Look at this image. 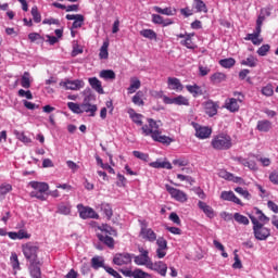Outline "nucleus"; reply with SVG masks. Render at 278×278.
Returning <instances> with one entry per match:
<instances>
[{"instance_id":"nucleus-55","label":"nucleus","mask_w":278,"mask_h":278,"mask_svg":"<svg viewBox=\"0 0 278 278\" xmlns=\"http://www.w3.org/2000/svg\"><path fill=\"white\" fill-rule=\"evenodd\" d=\"M132 155L137 157V160H142V162H149V154L140 151H132Z\"/></svg>"},{"instance_id":"nucleus-39","label":"nucleus","mask_w":278,"mask_h":278,"mask_svg":"<svg viewBox=\"0 0 278 278\" xmlns=\"http://www.w3.org/2000/svg\"><path fill=\"white\" fill-rule=\"evenodd\" d=\"M140 36L148 38L149 40H157V34L153 29L140 30Z\"/></svg>"},{"instance_id":"nucleus-44","label":"nucleus","mask_w":278,"mask_h":278,"mask_svg":"<svg viewBox=\"0 0 278 278\" xmlns=\"http://www.w3.org/2000/svg\"><path fill=\"white\" fill-rule=\"evenodd\" d=\"M233 219L236 220V223H238L239 225H249V217L240 214V213H235L233 214Z\"/></svg>"},{"instance_id":"nucleus-20","label":"nucleus","mask_w":278,"mask_h":278,"mask_svg":"<svg viewBox=\"0 0 278 278\" xmlns=\"http://www.w3.org/2000/svg\"><path fill=\"white\" fill-rule=\"evenodd\" d=\"M238 101L242 103V99L229 98L226 100V110L229 112H238L240 110V104H238Z\"/></svg>"},{"instance_id":"nucleus-24","label":"nucleus","mask_w":278,"mask_h":278,"mask_svg":"<svg viewBox=\"0 0 278 278\" xmlns=\"http://www.w3.org/2000/svg\"><path fill=\"white\" fill-rule=\"evenodd\" d=\"M186 89L194 98L203 96V89L199 85H197V84H194V85H187Z\"/></svg>"},{"instance_id":"nucleus-42","label":"nucleus","mask_w":278,"mask_h":278,"mask_svg":"<svg viewBox=\"0 0 278 278\" xmlns=\"http://www.w3.org/2000/svg\"><path fill=\"white\" fill-rule=\"evenodd\" d=\"M59 214H63L64 216H68L71 214V204H66L64 202L58 205Z\"/></svg>"},{"instance_id":"nucleus-21","label":"nucleus","mask_w":278,"mask_h":278,"mask_svg":"<svg viewBox=\"0 0 278 278\" xmlns=\"http://www.w3.org/2000/svg\"><path fill=\"white\" fill-rule=\"evenodd\" d=\"M198 207L202 210V212L205 214V216H207V218H214V216H216L214 208H212V206L207 205V203L203 201L198 202Z\"/></svg>"},{"instance_id":"nucleus-32","label":"nucleus","mask_w":278,"mask_h":278,"mask_svg":"<svg viewBox=\"0 0 278 278\" xmlns=\"http://www.w3.org/2000/svg\"><path fill=\"white\" fill-rule=\"evenodd\" d=\"M270 127H273V124L270 123V121L263 119L257 122L256 129H258V131L266 132V131H270Z\"/></svg>"},{"instance_id":"nucleus-52","label":"nucleus","mask_w":278,"mask_h":278,"mask_svg":"<svg viewBox=\"0 0 278 278\" xmlns=\"http://www.w3.org/2000/svg\"><path fill=\"white\" fill-rule=\"evenodd\" d=\"M67 108L68 110H71V112H73L74 114H81V104H77L75 102H68L67 103Z\"/></svg>"},{"instance_id":"nucleus-51","label":"nucleus","mask_w":278,"mask_h":278,"mask_svg":"<svg viewBox=\"0 0 278 278\" xmlns=\"http://www.w3.org/2000/svg\"><path fill=\"white\" fill-rule=\"evenodd\" d=\"M15 136L17 139H20L21 142H24V144H29L31 142V139H29L27 136H25L24 131L15 130Z\"/></svg>"},{"instance_id":"nucleus-57","label":"nucleus","mask_w":278,"mask_h":278,"mask_svg":"<svg viewBox=\"0 0 278 278\" xmlns=\"http://www.w3.org/2000/svg\"><path fill=\"white\" fill-rule=\"evenodd\" d=\"M17 94H18V97H22V98L25 97V99H28V100L34 99V94L29 90L26 91L25 89H20L17 91Z\"/></svg>"},{"instance_id":"nucleus-14","label":"nucleus","mask_w":278,"mask_h":278,"mask_svg":"<svg viewBox=\"0 0 278 278\" xmlns=\"http://www.w3.org/2000/svg\"><path fill=\"white\" fill-rule=\"evenodd\" d=\"M97 110V104L90 103V97H86L81 103V114L86 112V114H89V116H96Z\"/></svg>"},{"instance_id":"nucleus-22","label":"nucleus","mask_w":278,"mask_h":278,"mask_svg":"<svg viewBox=\"0 0 278 278\" xmlns=\"http://www.w3.org/2000/svg\"><path fill=\"white\" fill-rule=\"evenodd\" d=\"M152 23L155 25H163V27H168V25H173L170 18L164 20L162 15L152 14Z\"/></svg>"},{"instance_id":"nucleus-34","label":"nucleus","mask_w":278,"mask_h":278,"mask_svg":"<svg viewBox=\"0 0 278 278\" xmlns=\"http://www.w3.org/2000/svg\"><path fill=\"white\" fill-rule=\"evenodd\" d=\"M100 210L106 216L108 220L114 216V211H112V206L109 203H102Z\"/></svg>"},{"instance_id":"nucleus-11","label":"nucleus","mask_w":278,"mask_h":278,"mask_svg":"<svg viewBox=\"0 0 278 278\" xmlns=\"http://www.w3.org/2000/svg\"><path fill=\"white\" fill-rule=\"evenodd\" d=\"M156 257L159 260H164V257H166V251H168V241H166V239H164V237H160L156 240Z\"/></svg>"},{"instance_id":"nucleus-9","label":"nucleus","mask_w":278,"mask_h":278,"mask_svg":"<svg viewBox=\"0 0 278 278\" xmlns=\"http://www.w3.org/2000/svg\"><path fill=\"white\" fill-rule=\"evenodd\" d=\"M77 210L79 212L80 218H83L84 220L88 218H99V215L97 214V212H94L92 207L84 206V204H78Z\"/></svg>"},{"instance_id":"nucleus-60","label":"nucleus","mask_w":278,"mask_h":278,"mask_svg":"<svg viewBox=\"0 0 278 278\" xmlns=\"http://www.w3.org/2000/svg\"><path fill=\"white\" fill-rule=\"evenodd\" d=\"M218 175H219V177H222V179H227V181H230V179H233V174H231L225 169H220Z\"/></svg>"},{"instance_id":"nucleus-40","label":"nucleus","mask_w":278,"mask_h":278,"mask_svg":"<svg viewBox=\"0 0 278 278\" xmlns=\"http://www.w3.org/2000/svg\"><path fill=\"white\" fill-rule=\"evenodd\" d=\"M220 66L223 68H232V66H236V59L233 58H228V59H222L219 61Z\"/></svg>"},{"instance_id":"nucleus-26","label":"nucleus","mask_w":278,"mask_h":278,"mask_svg":"<svg viewBox=\"0 0 278 278\" xmlns=\"http://www.w3.org/2000/svg\"><path fill=\"white\" fill-rule=\"evenodd\" d=\"M40 263H30L29 273L33 278H42V271L40 270Z\"/></svg>"},{"instance_id":"nucleus-19","label":"nucleus","mask_w":278,"mask_h":278,"mask_svg":"<svg viewBox=\"0 0 278 278\" xmlns=\"http://www.w3.org/2000/svg\"><path fill=\"white\" fill-rule=\"evenodd\" d=\"M167 86L170 90H175L176 92L184 91V85L181 84V80H179V78L168 77Z\"/></svg>"},{"instance_id":"nucleus-30","label":"nucleus","mask_w":278,"mask_h":278,"mask_svg":"<svg viewBox=\"0 0 278 278\" xmlns=\"http://www.w3.org/2000/svg\"><path fill=\"white\" fill-rule=\"evenodd\" d=\"M141 85L142 84L140 83V79H138L137 77L130 78V86L127 89L128 94H134V92H136V90H139Z\"/></svg>"},{"instance_id":"nucleus-4","label":"nucleus","mask_w":278,"mask_h":278,"mask_svg":"<svg viewBox=\"0 0 278 278\" xmlns=\"http://www.w3.org/2000/svg\"><path fill=\"white\" fill-rule=\"evenodd\" d=\"M29 186L33 188L30 192L31 199H38L39 201H47V192H49V184L30 181Z\"/></svg>"},{"instance_id":"nucleus-63","label":"nucleus","mask_w":278,"mask_h":278,"mask_svg":"<svg viewBox=\"0 0 278 278\" xmlns=\"http://www.w3.org/2000/svg\"><path fill=\"white\" fill-rule=\"evenodd\" d=\"M177 179H179L180 181H187V184H190V186L194 184V179L192 177L182 174H178Z\"/></svg>"},{"instance_id":"nucleus-62","label":"nucleus","mask_w":278,"mask_h":278,"mask_svg":"<svg viewBox=\"0 0 278 278\" xmlns=\"http://www.w3.org/2000/svg\"><path fill=\"white\" fill-rule=\"evenodd\" d=\"M169 220H172V223L175 225L181 226V218H179V215H177L175 212L169 214Z\"/></svg>"},{"instance_id":"nucleus-10","label":"nucleus","mask_w":278,"mask_h":278,"mask_svg":"<svg viewBox=\"0 0 278 278\" xmlns=\"http://www.w3.org/2000/svg\"><path fill=\"white\" fill-rule=\"evenodd\" d=\"M59 86L61 88H64V90H81V88H84L85 83L84 80H65V81H61L59 84Z\"/></svg>"},{"instance_id":"nucleus-5","label":"nucleus","mask_w":278,"mask_h":278,"mask_svg":"<svg viewBox=\"0 0 278 278\" xmlns=\"http://www.w3.org/2000/svg\"><path fill=\"white\" fill-rule=\"evenodd\" d=\"M38 244L33 242H27L22 245L24 257L29 264H40V261H38Z\"/></svg>"},{"instance_id":"nucleus-37","label":"nucleus","mask_w":278,"mask_h":278,"mask_svg":"<svg viewBox=\"0 0 278 278\" xmlns=\"http://www.w3.org/2000/svg\"><path fill=\"white\" fill-rule=\"evenodd\" d=\"M174 105H190V100L186 96H177L174 98Z\"/></svg>"},{"instance_id":"nucleus-7","label":"nucleus","mask_w":278,"mask_h":278,"mask_svg":"<svg viewBox=\"0 0 278 278\" xmlns=\"http://www.w3.org/2000/svg\"><path fill=\"white\" fill-rule=\"evenodd\" d=\"M166 190L170 194L172 199H175L178 203H186V201H188V193L175 187H170L169 185H166Z\"/></svg>"},{"instance_id":"nucleus-2","label":"nucleus","mask_w":278,"mask_h":278,"mask_svg":"<svg viewBox=\"0 0 278 278\" xmlns=\"http://www.w3.org/2000/svg\"><path fill=\"white\" fill-rule=\"evenodd\" d=\"M211 147L214 151H229L233 147V139H231V136L222 132L213 136Z\"/></svg>"},{"instance_id":"nucleus-12","label":"nucleus","mask_w":278,"mask_h":278,"mask_svg":"<svg viewBox=\"0 0 278 278\" xmlns=\"http://www.w3.org/2000/svg\"><path fill=\"white\" fill-rule=\"evenodd\" d=\"M193 127L195 129V138H199L200 140H205L212 136V128L208 126L193 124Z\"/></svg>"},{"instance_id":"nucleus-41","label":"nucleus","mask_w":278,"mask_h":278,"mask_svg":"<svg viewBox=\"0 0 278 278\" xmlns=\"http://www.w3.org/2000/svg\"><path fill=\"white\" fill-rule=\"evenodd\" d=\"M101 79H116V73L112 70H102L100 72Z\"/></svg>"},{"instance_id":"nucleus-25","label":"nucleus","mask_w":278,"mask_h":278,"mask_svg":"<svg viewBox=\"0 0 278 278\" xmlns=\"http://www.w3.org/2000/svg\"><path fill=\"white\" fill-rule=\"evenodd\" d=\"M91 268L99 270V268H108V266H105V261L101 256H93L91 258Z\"/></svg>"},{"instance_id":"nucleus-54","label":"nucleus","mask_w":278,"mask_h":278,"mask_svg":"<svg viewBox=\"0 0 278 278\" xmlns=\"http://www.w3.org/2000/svg\"><path fill=\"white\" fill-rule=\"evenodd\" d=\"M262 94L264 97H273L275 94V90L273 89V85H266L265 87L262 88Z\"/></svg>"},{"instance_id":"nucleus-45","label":"nucleus","mask_w":278,"mask_h":278,"mask_svg":"<svg viewBox=\"0 0 278 278\" xmlns=\"http://www.w3.org/2000/svg\"><path fill=\"white\" fill-rule=\"evenodd\" d=\"M108 47H110V43L108 41L103 42L99 53L100 60H108L110 55V53L108 52Z\"/></svg>"},{"instance_id":"nucleus-38","label":"nucleus","mask_w":278,"mask_h":278,"mask_svg":"<svg viewBox=\"0 0 278 278\" xmlns=\"http://www.w3.org/2000/svg\"><path fill=\"white\" fill-rule=\"evenodd\" d=\"M242 66H250V68H255L257 66V59L253 55L248 56L245 60L241 61Z\"/></svg>"},{"instance_id":"nucleus-15","label":"nucleus","mask_w":278,"mask_h":278,"mask_svg":"<svg viewBox=\"0 0 278 278\" xmlns=\"http://www.w3.org/2000/svg\"><path fill=\"white\" fill-rule=\"evenodd\" d=\"M119 273H122L124 277L151 278V275L143 271L142 269H135L134 271H131L130 269H119Z\"/></svg>"},{"instance_id":"nucleus-61","label":"nucleus","mask_w":278,"mask_h":278,"mask_svg":"<svg viewBox=\"0 0 278 278\" xmlns=\"http://www.w3.org/2000/svg\"><path fill=\"white\" fill-rule=\"evenodd\" d=\"M8 192H12V185L5 184L0 186V194L4 197Z\"/></svg>"},{"instance_id":"nucleus-17","label":"nucleus","mask_w":278,"mask_h":278,"mask_svg":"<svg viewBox=\"0 0 278 278\" xmlns=\"http://www.w3.org/2000/svg\"><path fill=\"white\" fill-rule=\"evenodd\" d=\"M220 199L223 201H230L231 203H236V205H241V207L244 205V203H242V200L237 198L233 191H223L220 193Z\"/></svg>"},{"instance_id":"nucleus-56","label":"nucleus","mask_w":278,"mask_h":278,"mask_svg":"<svg viewBox=\"0 0 278 278\" xmlns=\"http://www.w3.org/2000/svg\"><path fill=\"white\" fill-rule=\"evenodd\" d=\"M268 51H270V45H263L261 48H258L257 54L261 55V58H264L268 54Z\"/></svg>"},{"instance_id":"nucleus-33","label":"nucleus","mask_w":278,"mask_h":278,"mask_svg":"<svg viewBox=\"0 0 278 278\" xmlns=\"http://www.w3.org/2000/svg\"><path fill=\"white\" fill-rule=\"evenodd\" d=\"M192 36H194V34H187L186 38L180 41V45L187 47V49H195L197 46H194V42L192 41Z\"/></svg>"},{"instance_id":"nucleus-58","label":"nucleus","mask_w":278,"mask_h":278,"mask_svg":"<svg viewBox=\"0 0 278 278\" xmlns=\"http://www.w3.org/2000/svg\"><path fill=\"white\" fill-rule=\"evenodd\" d=\"M130 118L132 122H135L136 125L142 126V114H130Z\"/></svg>"},{"instance_id":"nucleus-3","label":"nucleus","mask_w":278,"mask_h":278,"mask_svg":"<svg viewBox=\"0 0 278 278\" xmlns=\"http://www.w3.org/2000/svg\"><path fill=\"white\" fill-rule=\"evenodd\" d=\"M250 220L253 225V233L256 240H268L270 238V228H267L255 216L250 215Z\"/></svg>"},{"instance_id":"nucleus-6","label":"nucleus","mask_w":278,"mask_h":278,"mask_svg":"<svg viewBox=\"0 0 278 278\" xmlns=\"http://www.w3.org/2000/svg\"><path fill=\"white\" fill-rule=\"evenodd\" d=\"M140 232L139 236L142 240H147V242H155L157 241V233L153 231V229L149 228V223L147 219H139Z\"/></svg>"},{"instance_id":"nucleus-43","label":"nucleus","mask_w":278,"mask_h":278,"mask_svg":"<svg viewBox=\"0 0 278 278\" xmlns=\"http://www.w3.org/2000/svg\"><path fill=\"white\" fill-rule=\"evenodd\" d=\"M245 40H251V42L255 46H260L262 42H264V39H260V35H255L254 33L248 34Z\"/></svg>"},{"instance_id":"nucleus-36","label":"nucleus","mask_w":278,"mask_h":278,"mask_svg":"<svg viewBox=\"0 0 278 278\" xmlns=\"http://www.w3.org/2000/svg\"><path fill=\"white\" fill-rule=\"evenodd\" d=\"M10 262L13 270H21V262H18V255L16 252L11 253Z\"/></svg>"},{"instance_id":"nucleus-1","label":"nucleus","mask_w":278,"mask_h":278,"mask_svg":"<svg viewBox=\"0 0 278 278\" xmlns=\"http://www.w3.org/2000/svg\"><path fill=\"white\" fill-rule=\"evenodd\" d=\"M142 136H150L154 142H160L161 144H165V147H169L172 142H175V139L162 135V130L160 129V125L153 118L148 119V125H143L141 127Z\"/></svg>"},{"instance_id":"nucleus-49","label":"nucleus","mask_w":278,"mask_h":278,"mask_svg":"<svg viewBox=\"0 0 278 278\" xmlns=\"http://www.w3.org/2000/svg\"><path fill=\"white\" fill-rule=\"evenodd\" d=\"M30 14L33 16L34 23H40V21H42V15L38 11V7H33L31 11H30Z\"/></svg>"},{"instance_id":"nucleus-27","label":"nucleus","mask_w":278,"mask_h":278,"mask_svg":"<svg viewBox=\"0 0 278 278\" xmlns=\"http://www.w3.org/2000/svg\"><path fill=\"white\" fill-rule=\"evenodd\" d=\"M98 240H100V242H103V244H105L109 249H114V238L108 235L99 233Z\"/></svg>"},{"instance_id":"nucleus-18","label":"nucleus","mask_w":278,"mask_h":278,"mask_svg":"<svg viewBox=\"0 0 278 278\" xmlns=\"http://www.w3.org/2000/svg\"><path fill=\"white\" fill-rule=\"evenodd\" d=\"M204 112L212 118L218 114V104L212 100H208L204 103Z\"/></svg>"},{"instance_id":"nucleus-59","label":"nucleus","mask_w":278,"mask_h":278,"mask_svg":"<svg viewBox=\"0 0 278 278\" xmlns=\"http://www.w3.org/2000/svg\"><path fill=\"white\" fill-rule=\"evenodd\" d=\"M31 238V235L26 232V230L21 229L17 231V240H29Z\"/></svg>"},{"instance_id":"nucleus-28","label":"nucleus","mask_w":278,"mask_h":278,"mask_svg":"<svg viewBox=\"0 0 278 278\" xmlns=\"http://www.w3.org/2000/svg\"><path fill=\"white\" fill-rule=\"evenodd\" d=\"M154 12H157V14H164L165 16H175V14H177V10L170 7H167L165 9L154 7Z\"/></svg>"},{"instance_id":"nucleus-8","label":"nucleus","mask_w":278,"mask_h":278,"mask_svg":"<svg viewBox=\"0 0 278 278\" xmlns=\"http://www.w3.org/2000/svg\"><path fill=\"white\" fill-rule=\"evenodd\" d=\"M140 255L135 257V264L137 266H147L149 268V264H151V257H149V251L144 250V248H139Z\"/></svg>"},{"instance_id":"nucleus-16","label":"nucleus","mask_w":278,"mask_h":278,"mask_svg":"<svg viewBox=\"0 0 278 278\" xmlns=\"http://www.w3.org/2000/svg\"><path fill=\"white\" fill-rule=\"evenodd\" d=\"M113 264H116V266H127V264H131V255L129 253L116 254L113 258Z\"/></svg>"},{"instance_id":"nucleus-31","label":"nucleus","mask_w":278,"mask_h":278,"mask_svg":"<svg viewBox=\"0 0 278 278\" xmlns=\"http://www.w3.org/2000/svg\"><path fill=\"white\" fill-rule=\"evenodd\" d=\"M150 166L152 168H166L167 170L173 169V165L168 161H164V162L155 161V162L150 163Z\"/></svg>"},{"instance_id":"nucleus-46","label":"nucleus","mask_w":278,"mask_h":278,"mask_svg":"<svg viewBox=\"0 0 278 278\" xmlns=\"http://www.w3.org/2000/svg\"><path fill=\"white\" fill-rule=\"evenodd\" d=\"M144 97V93L142 91H138L134 97H132V103L135 105H144V100L142 98Z\"/></svg>"},{"instance_id":"nucleus-35","label":"nucleus","mask_w":278,"mask_h":278,"mask_svg":"<svg viewBox=\"0 0 278 278\" xmlns=\"http://www.w3.org/2000/svg\"><path fill=\"white\" fill-rule=\"evenodd\" d=\"M31 75L29 72H24L22 78H21V86L22 88H31V80H30Z\"/></svg>"},{"instance_id":"nucleus-53","label":"nucleus","mask_w":278,"mask_h":278,"mask_svg":"<svg viewBox=\"0 0 278 278\" xmlns=\"http://www.w3.org/2000/svg\"><path fill=\"white\" fill-rule=\"evenodd\" d=\"M194 1H195L197 12L207 13V5H205V2H203V0H194Z\"/></svg>"},{"instance_id":"nucleus-47","label":"nucleus","mask_w":278,"mask_h":278,"mask_svg":"<svg viewBox=\"0 0 278 278\" xmlns=\"http://www.w3.org/2000/svg\"><path fill=\"white\" fill-rule=\"evenodd\" d=\"M255 215H256V220L258 223H268L270 218H268L260 208H254Z\"/></svg>"},{"instance_id":"nucleus-64","label":"nucleus","mask_w":278,"mask_h":278,"mask_svg":"<svg viewBox=\"0 0 278 278\" xmlns=\"http://www.w3.org/2000/svg\"><path fill=\"white\" fill-rule=\"evenodd\" d=\"M104 270L109 274V275H111L112 277H115V278H123V276H121V274H118V271H116L114 268H112V267H109V266H106V267H104Z\"/></svg>"},{"instance_id":"nucleus-48","label":"nucleus","mask_w":278,"mask_h":278,"mask_svg":"<svg viewBox=\"0 0 278 278\" xmlns=\"http://www.w3.org/2000/svg\"><path fill=\"white\" fill-rule=\"evenodd\" d=\"M235 192H237V194H240L241 197H243V199H247V201H251V194H250L249 190H247L242 187H237V188H235Z\"/></svg>"},{"instance_id":"nucleus-13","label":"nucleus","mask_w":278,"mask_h":278,"mask_svg":"<svg viewBox=\"0 0 278 278\" xmlns=\"http://www.w3.org/2000/svg\"><path fill=\"white\" fill-rule=\"evenodd\" d=\"M148 268H150V270H154L155 273L161 275V277H166V273L168 271V265H166V263L162 261L149 263Z\"/></svg>"},{"instance_id":"nucleus-23","label":"nucleus","mask_w":278,"mask_h":278,"mask_svg":"<svg viewBox=\"0 0 278 278\" xmlns=\"http://www.w3.org/2000/svg\"><path fill=\"white\" fill-rule=\"evenodd\" d=\"M89 85L93 90H96V92H98L99 94H103L104 92L103 86L101 85V80H99V78L97 77L89 78Z\"/></svg>"},{"instance_id":"nucleus-50","label":"nucleus","mask_w":278,"mask_h":278,"mask_svg":"<svg viewBox=\"0 0 278 278\" xmlns=\"http://www.w3.org/2000/svg\"><path fill=\"white\" fill-rule=\"evenodd\" d=\"M85 17L81 14H77V18L74 20L72 24L73 29H79L84 25Z\"/></svg>"},{"instance_id":"nucleus-29","label":"nucleus","mask_w":278,"mask_h":278,"mask_svg":"<svg viewBox=\"0 0 278 278\" xmlns=\"http://www.w3.org/2000/svg\"><path fill=\"white\" fill-rule=\"evenodd\" d=\"M212 84H223V81L227 80V75L222 72L214 73L210 77Z\"/></svg>"}]
</instances>
